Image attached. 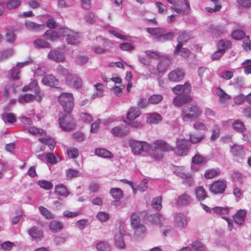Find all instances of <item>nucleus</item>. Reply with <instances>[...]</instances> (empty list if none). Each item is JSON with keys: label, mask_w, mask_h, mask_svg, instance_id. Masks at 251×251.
<instances>
[{"label": "nucleus", "mask_w": 251, "mask_h": 251, "mask_svg": "<svg viewBox=\"0 0 251 251\" xmlns=\"http://www.w3.org/2000/svg\"><path fill=\"white\" fill-rule=\"evenodd\" d=\"M58 101L62 106L65 115L60 117L59 124L60 127L64 130L69 131L75 127V123L71 113L74 107V98L72 93L62 92L58 98Z\"/></svg>", "instance_id": "1"}, {"label": "nucleus", "mask_w": 251, "mask_h": 251, "mask_svg": "<svg viewBox=\"0 0 251 251\" xmlns=\"http://www.w3.org/2000/svg\"><path fill=\"white\" fill-rule=\"evenodd\" d=\"M172 4L171 8L178 14L183 15L189 13L190 5L187 0H167Z\"/></svg>", "instance_id": "2"}, {"label": "nucleus", "mask_w": 251, "mask_h": 251, "mask_svg": "<svg viewBox=\"0 0 251 251\" xmlns=\"http://www.w3.org/2000/svg\"><path fill=\"white\" fill-rule=\"evenodd\" d=\"M59 33L60 36L65 39L68 44L74 45L78 43L80 41V34L67 27L60 28Z\"/></svg>", "instance_id": "3"}, {"label": "nucleus", "mask_w": 251, "mask_h": 251, "mask_svg": "<svg viewBox=\"0 0 251 251\" xmlns=\"http://www.w3.org/2000/svg\"><path fill=\"white\" fill-rule=\"evenodd\" d=\"M129 145L134 154H139L142 152H148L151 149V145L144 141L130 140Z\"/></svg>", "instance_id": "4"}, {"label": "nucleus", "mask_w": 251, "mask_h": 251, "mask_svg": "<svg viewBox=\"0 0 251 251\" xmlns=\"http://www.w3.org/2000/svg\"><path fill=\"white\" fill-rule=\"evenodd\" d=\"M201 111L196 105H187L182 109L181 117L183 120L197 118L201 115Z\"/></svg>", "instance_id": "5"}, {"label": "nucleus", "mask_w": 251, "mask_h": 251, "mask_svg": "<svg viewBox=\"0 0 251 251\" xmlns=\"http://www.w3.org/2000/svg\"><path fill=\"white\" fill-rule=\"evenodd\" d=\"M176 153L178 155H186L188 149L189 141L184 139H177L176 142Z\"/></svg>", "instance_id": "6"}, {"label": "nucleus", "mask_w": 251, "mask_h": 251, "mask_svg": "<svg viewBox=\"0 0 251 251\" xmlns=\"http://www.w3.org/2000/svg\"><path fill=\"white\" fill-rule=\"evenodd\" d=\"M182 168H178L174 172V174L177 176H179L184 179L183 183L188 186L193 185L194 181L192 177V175L189 173H185L181 171Z\"/></svg>", "instance_id": "7"}, {"label": "nucleus", "mask_w": 251, "mask_h": 251, "mask_svg": "<svg viewBox=\"0 0 251 251\" xmlns=\"http://www.w3.org/2000/svg\"><path fill=\"white\" fill-rule=\"evenodd\" d=\"M66 84L71 88L78 89L82 86V80L77 75H71L68 76L66 80Z\"/></svg>", "instance_id": "8"}, {"label": "nucleus", "mask_w": 251, "mask_h": 251, "mask_svg": "<svg viewBox=\"0 0 251 251\" xmlns=\"http://www.w3.org/2000/svg\"><path fill=\"white\" fill-rule=\"evenodd\" d=\"M29 90L33 91L35 94V99L38 101H40L42 97L40 94V87L36 80H32L29 85L25 86L23 88V91H27Z\"/></svg>", "instance_id": "9"}, {"label": "nucleus", "mask_w": 251, "mask_h": 251, "mask_svg": "<svg viewBox=\"0 0 251 251\" xmlns=\"http://www.w3.org/2000/svg\"><path fill=\"white\" fill-rule=\"evenodd\" d=\"M190 39V35L185 31H182L180 33L177 38L178 44L176 45L174 52V54L176 55L178 54V50H180L183 44L187 42Z\"/></svg>", "instance_id": "10"}, {"label": "nucleus", "mask_w": 251, "mask_h": 251, "mask_svg": "<svg viewBox=\"0 0 251 251\" xmlns=\"http://www.w3.org/2000/svg\"><path fill=\"white\" fill-rule=\"evenodd\" d=\"M226 181L217 180L214 182L210 187V191L215 194L223 193L226 188Z\"/></svg>", "instance_id": "11"}, {"label": "nucleus", "mask_w": 251, "mask_h": 251, "mask_svg": "<svg viewBox=\"0 0 251 251\" xmlns=\"http://www.w3.org/2000/svg\"><path fill=\"white\" fill-rule=\"evenodd\" d=\"M172 90L175 94L178 96L189 94L191 85L187 83H185L184 85H177L173 88Z\"/></svg>", "instance_id": "12"}, {"label": "nucleus", "mask_w": 251, "mask_h": 251, "mask_svg": "<svg viewBox=\"0 0 251 251\" xmlns=\"http://www.w3.org/2000/svg\"><path fill=\"white\" fill-rule=\"evenodd\" d=\"M184 76L183 71L180 69H177L171 72L168 75V78L170 81L178 82L182 80Z\"/></svg>", "instance_id": "13"}, {"label": "nucleus", "mask_w": 251, "mask_h": 251, "mask_svg": "<svg viewBox=\"0 0 251 251\" xmlns=\"http://www.w3.org/2000/svg\"><path fill=\"white\" fill-rule=\"evenodd\" d=\"M170 62L171 60L169 55H165L163 59H160V63L157 66L156 70L153 73L156 74L157 73L164 72L169 66Z\"/></svg>", "instance_id": "14"}, {"label": "nucleus", "mask_w": 251, "mask_h": 251, "mask_svg": "<svg viewBox=\"0 0 251 251\" xmlns=\"http://www.w3.org/2000/svg\"><path fill=\"white\" fill-rule=\"evenodd\" d=\"M124 235L125 232L121 228L115 232L114 242L116 246L119 248L123 249L125 246L123 240Z\"/></svg>", "instance_id": "15"}, {"label": "nucleus", "mask_w": 251, "mask_h": 251, "mask_svg": "<svg viewBox=\"0 0 251 251\" xmlns=\"http://www.w3.org/2000/svg\"><path fill=\"white\" fill-rule=\"evenodd\" d=\"M48 58L57 62H63L65 60L64 54L57 50H51L48 54Z\"/></svg>", "instance_id": "16"}, {"label": "nucleus", "mask_w": 251, "mask_h": 251, "mask_svg": "<svg viewBox=\"0 0 251 251\" xmlns=\"http://www.w3.org/2000/svg\"><path fill=\"white\" fill-rule=\"evenodd\" d=\"M174 221L176 225L179 228H185L187 226L186 217L181 213H177L175 215Z\"/></svg>", "instance_id": "17"}, {"label": "nucleus", "mask_w": 251, "mask_h": 251, "mask_svg": "<svg viewBox=\"0 0 251 251\" xmlns=\"http://www.w3.org/2000/svg\"><path fill=\"white\" fill-rule=\"evenodd\" d=\"M189 94L179 95L176 97L173 100L174 104L177 107L191 101Z\"/></svg>", "instance_id": "18"}, {"label": "nucleus", "mask_w": 251, "mask_h": 251, "mask_svg": "<svg viewBox=\"0 0 251 251\" xmlns=\"http://www.w3.org/2000/svg\"><path fill=\"white\" fill-rule=\"evenodd\" d=\"M155 149L162 151H172L173 148L163 140H157L153 142Z\"/></svg>", "instance_id": "19"}, {"label": "nucleus", "mask_w": 251, "mask_h": 251, "mask_svg": "<svg viewBox=\"0 0 251 251\" xmlns=\"http://www.w3.org/2000/svg\"><path fill=\"white\" fill-rule=\"evenodd\" d=\"M97 41H101L103 44V47H100L98 45H93L92 47V50L94 52L97 54H102L106 51L105 46L104 45L108 42V40L104 38H102L101 37H97Z\"/></svg>", "instance_id": "20"}, {"label": "nucleus", "mask_w": 251, "mask_h": 251, "mask_svg": "<svg viewBox=\"0 0 251 251\" xmlns=\"http://www.w3.org/2000/svg\"><path fill=\"white\" fill-rule=\"evenodd\" d=\"M111 132L115 136L121 137L127 135L129 130L125 126H120L113 128Z\"/></svg>", "instance_id": "21"}, {"label": "nucleus", "mask_w": 251, "mask_h": 251, "mask_svg": "<svg viewBox=\"0 0 251 251\" xmlns=\"http://www.w3.org/2000/svg\"><path fill=\"white\" fill-rule=\"evenodd\" d=\"M42 83L47 86L53 87L58 84V80L51 75H45L42 80Z\"/></svg>", "instance_id": "22"}, {"label": "nucleus", "mask_w": 251, "mask_h": 251, "mask_svg": "<svg viewBox=\"0 0 251 251\" xmlns=\"http://www.w3.org/2000/svg\"><path fill=\"white\" fill-rule=\"evenodd\" d=\"M55 193L64 198H67L70 194L67 187L63 184H59L55 186Z\"/></svg>", "instance_id": "23"}, {"label": "nucleus", "mask_w": 251, "mask_h": 251, "mask_svg": "<svg viewBox=\"0 0 251 251\" xmlns=\"http://www.w3.org/2000/svg\"><path fill=\"white\" fill-rule=\"evenodd\" d=\"M95 154L100 157L105 159H111L113 157V153L105 149H96L95 150Z\"/></svg>", "instance_id": "24"}, {"label": "nucleus", "mask_w": 251, "mask_h": 251, "mask_svg": "<svg viewBox=\"0 0 251 251\" xmlns=\"http://www.w3.org/2000/svg\"><path fill=\"white\" fill-rule=\"evenodd\" d=\"M232 153L236 156L243 158L245 154V151L243 145L234 144L230 147Z\"/></svg>", "instance_id": "25"}, {"label": "nucleus", "mask_w": 251, "mask_h": 251, "mask_svg": "<svg viewBox=\"0 0 251 251\" xmlns=\"http://www.w3.org/2000/svg\"><path fill=\"white\" fill-rule=\"evenodd\" d=\"M24 130L33 135L43 136L46 134L44 130L37 128L34 126H26L24 127Z\"/></svg>", "instance_id": "26"}, {"label": "nucleus", "mask_w": 251, "mask_h": 251, "mask_svg": "<svg viewBox=\"0 0 251 251\" xmlns=\"http://www.w3.org/2000/svg\"><path fill=\"white\" fill-rule=\"evenodd\" d=\"M246 214V210L243 209L239 210L233 217L235 223L238 225H243L245 222V218Z\"/></svg>", "instance_id": "27"}, {"label": "nucleus", "mask_w": 251, "mask_h": 251, "mask_svg": "<svg viewBox=\"0 0 251 251\" xmlns=\"http://www.w3.org/2000/svg\"><path fill=\"white\" fill-rule=\"evenodd\" d=\"M216 94L219 98V101L222 103H226L231 99L230 96L220 87L216 88Z\"/></svg>", "instance_id": "28"}, {"label": "nucleus", "mask_w": 251, "mask_h": 251, "mask_svg": "<svg viewBox=\"0 0 251 251\" xmlns=\"http://www.w3.org/2000/svg\"><path fill=\"white\" fill-rule=\"evenodd\" d=\"M139 109L135 107H131L126 113L127 119L135 120L140 115Z\"/></svg>", "instance_id": "29"}, {"label": "nucleus", "mask_w": 251, "mask_h": 251, "mask_svg": "<svg viewBox=\"0 0 251 251\" xmlns=\"http://www.w3.org/2000/svg\"><path fill=\"white\" fill-rule=\"evenodd\" d=\"M147 218L152 224L159 225L161 224V221L164 219L163 216L159 213L148 215Z\"/></svg>", "instance_id": "30"}, {"label": "nucleus", "mask_w": 251, "mask_h": 251, "mask_svg": "<svg viewBox=\"0 0 251 251\" xmlns=\"http://www.w3.org/2000/svg\"><path fill=\"white\" fill-rule=\"evenodd\" d=\"M25 25L28 30L32 31H38L42 30L44 28L43 25L37 24L30 21H26Z\"/></svg>", "instance_id": "31"}, {"label": "nucleus", "mask_w": 251, "mask_h": 251, "mask_svg": "<svg viewBox=\"0 0 251 251\" xmlns=\"http://www.w3.org/2000/svg\"><path fill=\"white\" fill-rule=\"evenodd\" d=\"M161 120V115L157 113L148 114L146 120L147 123L153 124H157Z\"/></svg>", "instance_id": "32"}, {"label": "nucleus", "mask_w": 251, "mask_h": 251, "mask_svg": "<svg viewBox=\"0 0 251 251\" xmlns=\"http://www.w3.org/2000/svg\"><path fill=\"white\" fill-rule=\"evenodd\" d=\"M29 235L34 239H41L43 238V235L41 230H39L37 227L33 226L28 230Z\"/></svg>", "instance_id": "33"}, {"label": "nucleus", "mask_w": 251, "mask_h": 251, "mask_svg": "<svg viewBox=\"0 0 251 251\" xmlns=\"http://www.w3.org/2000/svg\"><path fill=\"white\" fill-rule=\"evenodd\" d=\"M192 201L190 196L187 194H183L178 197L177 203L178 205L183 206L189 204Z\"/></svg>", "instance_id": "34"}, {"label": "nucleus", "mask_w": 251, "mask_h": 251, "mask_svg": "<svg viewBox=\"0 0 251 251\" xmlns=\"http://www.w3.org/2000/svg\"><path fill=\"white\" fill-rule=\"evenodd\" d=\"M195 194L197 200L199 201H203L207 197L205 190L201 186H199L196 188Z\"/></svg>", "instance_id": "35"}, {"label": "nucleus", "mask_w": 251, "mask_h": 251, "mask_svg": "<svg viewBox=\"0 0 251 251\" xmlns=\"http://www.w3.org/2000/svg\"><path fill=\"white\" fill-rule=\"evenodd\" d=\"M44 37L48 40L53 41L57 40L58 37V33L55 30L49 29L44 34Z\"/></svg>", "instance_id": "36"}, {"label": "nucleus", "mask_w": 251, "mask_h": 251, "mask_svg": "<svg viewBox=\"0 0 251 251\" xmlns=\"http://www.w3.org/2000/svg\"><path fill=\"white\" fill-rule=\"evenodd\" d=\"M1 119L4 122L14 124L16 121V117L13 113H4L1 115Z\"/></svg>", "instance_id": "37"}, {"label": "nucleus", "mask_w": 251, "mask_h": 251, "mask_svg": "<svg viewBox=\"0 0 251 251\" xmlns=\"http://www.w3.org/2000/svg\"><path fill=\"white\" fill-rule=\"evenodd\" d=\"M63 224L56 221H52L50 224V229L53 232L59 231L63 228Z\"/></svg>", "instance_id": "38"}, {"label": "nucleus", "mask_w": 251, "mask_h": 251, "mask_svg": "<svg viewBox=\"0 0 251 251\" xmlns=\"http://www.w3.org/2000/svg\"><path fill=\"white\" fill-rule=\"evenodd\" d=\"M208 159L207 157L201 156L200 154H196L192 158V162L195 164H204L207 163Z\"/></svg>", "instance_id": "39"}, {"label": "nucleus", "mask_w": 251, "mask_h": 251, "mask_svg": "<svg viewBox=\"0 0 251 251\" xmlns=\"http://www.w3.org/2000/svg\"><path fill=\"white\" fill-rule=\"evenodd\" d=\"M145 53L147 57L152 59H163L164 58V56L165 55L164 54L158 51L146 50L145 51Z\"/></svg>", "instance_id": "40"}, {"label": "nucleus", "mask_w": 251, "mask_h": 251, "mask_svg": "<svg viewBox=\"0 0 251 251\" xmlns=\"http://www.w3.org/2000/svg\"><path fill=\"white\" fill-rule=\"evenodd\" d=\"M35 99V95L32 94H25L21 96L18 99V101L20 103L30 102L33 101Z\"/></svg>", "instance_id": "41"}, {"label": "nucleus", "mask_w": 251, "mask_h": 251, "mask_svg": "<svg viewBox=\"0 0 251 251\" xmlns=\"http://www.w3.org/2000/svg\"><path fill=\"white\" fill-rule=\"evenodd\" d=\"M39 140L43 144L48 145L50 151H53L55 145L54 139L50 138H41Z\"/></svg>", "instance_id": "42"}, {"label": "nucleus", "mask_w": 251, "mask_h": 251, "mask_svg": "<svg viewBox=\"0 0 251 251\" xmlns=\"http://www.w3.org/2000/svg\"><path fill=\"white\" fill-rule=\"evenodd\" d=\"M39 210L42 215L45 218L47 219H52L54 218L53 214L44 206H40L39 207Z\"/></svg>", "instance_id": "43"}, {"label": "nucleus", "mask_w": 251, "mask_h": 251, "mask_svg": "<svg viewBox=\"0 0 251 251\" xmlns=\"http://www.w3.org/2000/svg\"><path fill=\"white\" fill-rule=\"evenodd\" d=\"M38 184L42 188L47 190L52 189L53 184L50 181L46 180H41L37 182Z\"/></svg>", "instance_id": "44"}, {"label": "nucleus", "mask_w": 251, "mask_h": 251, "mask_svg": "<svg viewBox=\"0 0 251 251\" xmlns=\"http://www.w3.org/2000/svg\"><path fill=\"white\" fill-rule=\"evenodd\" d=\"M110 193L113 199L117 200L121 199L123 195V191L119 188H112Z\"/></svg>", "instance_id": "45"}, {"label": "nucleus", "mask_w": 251, "mask_h": 251, "mask_svg": "<svg viewBox=\"0 0 251 251\" xmlns=\"http://www.w3.org/2000/svg\"><path fill=\"white\" fill-rule=\"evenodd\" d=\"M163 96L161 95L154 94L149 98V103L156 104L160 103L163 100Z\"/></svg>", "instance_id": "46"}, {"label": "nucleus", "mask_w": 251, "mask_h": 251, "mask_svg": "<svg viewBox=\"0 0 251 251\" xmlns=\"http://www.w3.org/2000/svg\"><path fill=\"white\" fill-rule=\"evenodd\" d=\"M233 128L234 130L239 132H243L246 130L244 124L238 120H236L233 123Z\"/></svg>", "instance_id": "47"}, {"label": "nucleus", "mask_w": 251, "mask_h": 251, "mask_svg": "<svg viewBox=\"0 0 251 251\" xmlns=\"http://www.w3.org/2000/svg\"><path fill=\"white\" fill-rule=\"evenodd\" d=\"M34 44L38 48H50V43L43 39H37L34 42Z\"/></svg>", "instance_id": "48"}, {"label": "nucleus", "mask_w": 251, "mask_h": 251, "mask_svg": "<svg viewBox=\"0 0 251 251\" xmlns=\"http://www.w3.org/2000/svg\"><path fill=\"white\" fill-rule=\"evenodd\" d=\"M125 123L128 126L135 128H141L143 127V124L138 121L131 120H126Z\"/></svg>", "instance_id": "49"}, {"label": "nucleus", "mask_w": 251, "mask_h": 251, "mask_svg": "<svg viewBox=\"0 0 251 251\" xmlns=\"http://www.w3.org/2000/svg\"><path fill=\"white\" fill-rule=\"evenodd\" d=\"M220 135V128L217 125H215L212 130V134L210 140L212 141L216 140Z\"/></svg>", "instance_id": "50"}, {"label": "nucleus", "mask_w": 251, "mask_h": 251, "mask_svg": "<svg viewBox=\"0 0 251 251\" xmlns=\"http://www.w3.org/2000/svg\"><path fill=\"white\" fill-rule=\"evenodd\" d=\"M213 212L221 215L227 214L229 212V208L228 207L216 206L212 208Z\"/></svg>", "instance_id": "51"}, {"label": "nucleus", "mask_w": 251, "mask_h": 251, "mask_svg": "<svg viewBox=\"0 0 251 251\" xmlns=\"http://www.w3.org/2000/svg\"><path fill=\"white\" fill-rule=\"evenodd\" d=\"M131 225L132 228L136 227L137 226L140 225V219L139 214L137 213H133L130 217Z\"/></svg>", "instance_id": "52"}, {"label": "nucleus", "mask_w": 251, "mask_h": 251, "mask_svg": "<svg viewBox=\"0 0 251 251\" xmlns=\"http://www.w3.org/2000/svg\"><path fill=\"white\" fill-rule=\"evenodd\" d=\"M154 4L159 14H165L167 13V8L164 4L160 1H156Z\"/></svg>", "instance_id": "53"}, {"label": "nucleus", "mask_w": 251, "mask_h": 251, "mask_svg": "<svg viewBox=\"0 0 251 251\" xmlns=\"http://www.w3.org/2000/svg\"><path fill=\"white\" fill-rule=\"evenodd\" d=\"M192 247L195 251H206V248L200 242L196 241L192 244Z\"/></svg>", "instance_id": "54"}, {"label": "nucleus", "mask_w": 251, "mask_h": 251, "mask_svg": "<svg viewBox=\"0 0 251 251\" xmlns=\"http://www.w3.org/2000/svg\"><path fill=\"white\" fill-rule=\"evenodd\" d=\"M20 0H7V7L9 9H14L16 8L21 4Z\"/></svg>", "instance_id": "55"}, {"label": "nucleus", "mask_w": 251, "mask_h": 251, "mask_svg": "<svg viewBox=\"0 0 251 251\" xmlns=\"http://www.w3.org/2000/svg\"><path fill=\"white\" fill-rule=\"evenodd\" d=\"M194 128L196 130L206 131L208 128L203 122L197 121L193 125Z\"/></svg>", "instance_id": "56"}, {"label": "nucleus", "mask_w": 251, "mask_h": 251, "mask_svg": "<svg viewBox=\"0 0 251 251\" xmlns=\"http://www.w3.org/2000/svg\"><path fill=\"white\" fill-rule=\"evenodd\" d=\"M96 248L99 251H109L110 247L107 242L101 241L96 245Z\"/></svg>", "instance_id": "57"}, {"label": "nucleus", "mask_w": 251, "mask_h": 251, "mask_svg": "<svg viewBox=\"0 0 251 251\" xmlns=\"http://www.w3.org/2000/svg\"><path fill=\"white\" fill-rule=\"evenodd\" d=\"M57 72L59 75L65 77L66 79L68 76H70L71 75L67 69L64 68L60 65L58 66L57 68Z\"/></svg>", "instance_id": "58"}, {"label": "nucleus", "mask_w": 251, "mask_h": 251, "mask_svg": "<svg viewBox=\"0 0 251 251\" xmlns=\"http://www.w3.org/2000/svg\"><path fill=\"white\" fill-rule=\"evenodd\" d=\"M231 43L229 41L221 40H220L218 44L217 47L218 49H223L224 51H225V50L229 48L231 46Z\"/></svg>", "instance_id": "59"}, {"label": "nucleus", "mask_w": 251, "mask_h": 251, "mask_svg": "<svg viewBox=\"0 0 251 251\" xmlns=\"http://www.w3.org/2000/svg\"><path fill=\"white\" fill-rule=\"evenodd\" d=\"M20 70L14 67L9 70L8 72L9 78L13 79H18L19 78Z\"/></svg>", "instance_id": "60"}, {"label": "nucleus", "mask_w": 251, "mask_h": 251, "mask_svg": "<svg viewBox=\"0 0 251 251\" xmlns=\"http://www.w3.org/2000/svg\"><path fill=\"white\" fill-rule=\"evenodd\" d=\"M231 37L235 40H240L243 37H245V32L241 30H234L231 34Z\"/></svg>", "instance_id": "61"}, {"label": "nucleus", "mask_w": 251, "mask_h": 251, "mask_svg": "<svg viewBox=\"0 0 251 251\" xmlns=\"http://www.w3.org/2000/svg\"><path fill=\"white\" fill-rule=\"evenodd\" d=\"M66 176L68 179H72L79 176L78 171L76 169H69L66 171Z\"/></svg>", "instance_id": "62"}, {"label": "nucleus", "mask_w": 251, "mask_h": 251, "mask_svg": "<svg viewBox=\"0 0 251 251\" xmlns=\"http://www.w3.org/2000/svg\"><path fill=\"white\" fill-rule=\"evenodd\" d=\"M13 51L11 49L4 50L0 52V60H3L12 56Z\"/></svg>", "instance_id": "63"}, {"label": "nucleus", "mask_w": 251, "mask_h": 251, "mask_svg": "<svg viewBox=\"0 0 251 251\" xmlns=\"http://www.w3.org/2000/svg\"><path fill=\"white\" fill-rule=\"evenodd\" d=\"M46 159L48 163L52 164H55L59 161L58 158L56 157L52 153L50 152L46 154Z\"/></svg>", "instance_id": "64"}]
</instances>
